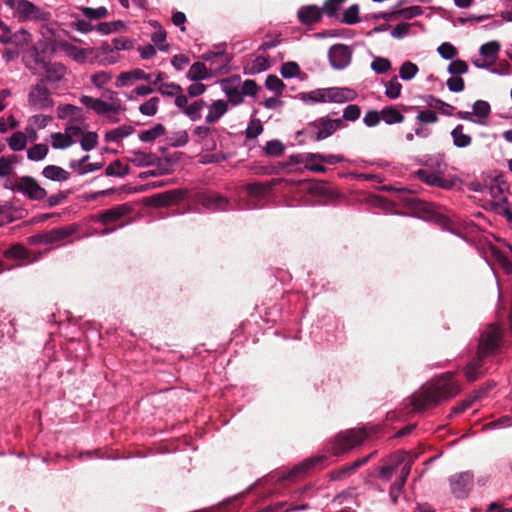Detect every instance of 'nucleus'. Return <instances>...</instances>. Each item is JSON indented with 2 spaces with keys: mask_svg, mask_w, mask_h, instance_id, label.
Segmentation results:
<instances>
[{
  "mask_svg": "<svg viewBox=\"0 0 512 512\" xmlns=\"http://www.w3.org/2000/svg\"><path fill=\"white\" fill-rule=\"evenodd\" d=\"M461 386L454 379V373L447 372L437 378L430 386H423L411 397V405L416 412L437 406L442 400L455 397Z\"/></svg>",
  "mask_w": 512,
  "mask_h": 512,
  "instance_id": "1",
  "label": "nucleus"
},
{
  "mask_svg": "<svg viewBox=\"0 0 512 512\" xmlns=\"http://www.w3.org/2000/svg\"><path fill=\"white\" fill-rule=\"evenodd\" d=\"M369 432L365 427L351 428L340 431L331 441L332 454L339 456L360 446L368 437Z\"/></svg>",
  "mask_w": 512,
  "mask_h": 512,
  "instance_id": "2",
  "label": "nucleus"
},
{
  "mask_svg": "<svg viewBox=\"0 0 512 512\" xmlns=\"http://www.w3.org/2000/svg\"><path fill=\"white\" fill-rule=\"evenodd\" d=\"M355 93L347 88H321L301 94V99L305 102L324 103V102H345L355 98Z\"/></svg>",
  "mask_w": 512,
  "mask_h": 512,
  "instance_id": "3",
  "label": "nucleus"
},
{
  "mask_svg": "<svg viewBox=\"0 0 512 512\" xmlns=\"http://www.w3.org/2000/svg\"><path fill=\"white\" fill-rule=\"evenodd\" d=\"M400 201L410 210L413 211V213L426 221H431L436 214V212L441 209V206L433 203V202H427L424 200H421L417 197H415L410 191L408 190H401L400 191Z\"/></svg>",
  "mask_w": 512,
  "mask_h": 512,
  "instance_id": "4",
  "label": "nucleus"
},
{
  "mask_svg": "<svg viewBox=\"0 0 512 512\" xmlns=\"http://www.w3.org/2000/svg\"><path fill=\"white\" fill-rule=\"evenodd\" d=\"M28 104L34 110H44L53 107L54 101L47 86L38 81L30 88Z\"/></svg>",
  "mask_w": 512,
  "mask_h": 512,
  "instance_id": "5",
  "label": "nucleus"
},
{
  "mask_svg": "<svg viewBox=\"0 0 512 512\" xmlns=\"http://www.w3.org/2000/svg\"><path fill=\"white\" fill-rule=\"evenodd\" d=\"M35 63L40 65L44 70V75L39 79L40 83L55 85L59 83L66 75V67L59 62H46L38 56Z\"/></svg>",
  "mask_w": 512,
  "mask_h": 512,
  "instance_id": "6",
  "label": "nucleus"
},
{
  "mask_svg": "<svg viewBox=\"0 0 512 512\" xmlns=\"http://www.w3.org/2000/svg\"><path fill=\"white\" fill-rule=\"evenodd\" d=\"M15 190L29 199L40 201L47 197V191L31 176L20 177L15 183Z\"/></svg>",
  "mask_w": 512,
  "mask_h": 512,
  "instance_id": "7",
  "label": "nucleus"
},
{
  "mask_svg": "<svg viewBox=\"0 0 512 512\" xmlns=\"http://www.w3.org/2000/svg\"><path fill=\"white\" fill-rule=\"evenodd\" d=\"M310 127L317 129L314 139L321 141L334 134V132L345 126L342 119H331L329 116L321 117L309 124Z\"/></svg>",
  "mask_w": 512,
  "mask_h": 512,
  "instance_id": "8",
  "label": "nucleus"
},
{
  "mask_svg": "<svg viewBox=\"0 0 512 512\" xmlns=\"http://www.w3.org/2000/svg\"><path fill=\"white\" fill-rule=\"evenodd\" d=\"M183 198L184 193L181 190L174 189L146 197L144 204L155 208L168 207L179 203Z\"/></svg>",
  "mask_w": 512,
  "mask_h": 512,
  "instance_id": "9",
  "label": "nucleus"
},
{
  "mask_svg": "<svg viewBox=\"0 0 512 512\" xmlns=\"http://www.w3.org/2000/svg\"><path fill=\"white\" fill-rule=\"evenodd\" d=\"M474 483V476L471 472L465 471L451 476V491L457 498H465L471 491Z\"/></svg>",
  "mask_w": 512,
  "mask_h": 512,
  "instance_id": "10",
  "label": "nucleus"
},
{
  "mask_svg": "<svg viewBox=\"0 0 512 512\" xmlns=\"http://www.w3.org/2000/svg\"><path fill=\"white\" fill-rule=\"evenodd\" d=\"M198 202L211 211H225L230 206V201L226 197L213 191L199 193Z\"/></svg>",
  "mask_w": 512,
  "mask_h": 512,
  "instance_id": "11",
  "label": "nucleus"
},
{
  "mask_svg": "<svg viewBox=\"0 0 512 512\" xmlns=\"http://www.w3.org/2000/svg\"><path fill=\"white\" fill-rule=\"evenodd\" d=\"M328 56L332 67L343 69L349 65L352 52L347 45L335 44L329 49Z\"/></svg>",
  "mask_w": 512,
  "mask_h": 512,
  "instance_id": "12",
  "label": "nucleus"
},
{
  "mask_svg": "<svg viewBox=\"0 0 512 512\" xmlns=\"http://www.w3.org/2000/svg\"><path fill=\"white\" fill-rule=\"evenodd\" d=\"M324 11L317 5H303L297 11L298 21L305 26H311L319 23L323 18Z\"/></svg>",
  "mask_w": 512,
  "mask_h": 512,
  "instance_id": "13",
  "label": "nucleus"
},
{
  "mask_svg": "<svg viewBox=\"0 0 512 512\" xmlns=\"http://www.w3.org/2000/svg\"><path fill=\"white\" fill-rule=\"evenodd\" d=\"M499 341V330L497 328L490 327L489 330L481 336L477 353L487 357L491 352L497 349Z\"/></svg>",
  "mask_w": 512,
  "mask_h": 512,
  "instance_id": "14",
  "label": "nucleus"
},
{
  "mask_svg": "<svg viewBox=\"0 0 512 512\" xmlns=\"http://www.w3.org/2000/svg\"><path fill=\"white\" fill-rule=\"evenodd\" d=\"M132 211L131 207L128 204H120L116 205L110 209L102 211L98 215V221L103 225H110L117 223L124 216L128 215Z\"/></svg>",
  "mask_w": 512,
  "mask_h": 512,
  "instance_id": "15",
  "label": "nucleus"
},
{
  "mask_svg": "<svg viewBox=\"0 0 512 512\" xmlns=\"http://www.w3.org/2000/svg\"><path fill=\"white\" fill-rule=\"evenodd\" d=\"M19 17L25 20H46L49 13L42 11L36 5L28 0H19L18 8L16 10Z\"/></svg>",
  "mask_w": 512,
  "mask_h": 512,
  "instance_id": "16",
  "label": "nucleus"
},
{
  "mask_svg": "<svg viewBox=\"0 0 512 512\" xmlns=\"http://www.w3.org/2000/svg\"><path fill=\"white\" fill-rule=\"evenodd\" d=\"M80 229V225L76 223L67 226L54 228L48 231L49 244L61 245L70 242L69 238Z\"/></svg>",
  "mask_w": 512,
  "mask_h": 512,
  "instance_id": "17",
  "label": "nucleus"
},
{
  "mask_svg": "<svg viewBox=\"0 0 512 512\" xmlns=\"http://www.w3.org/2000/svg\"><path fill=\"white\" fill-rule=\"evenodd\" d=\"M326 459L327 457L325 455H318L308 458L288 471L285 475L282 476V478L285 480H292L295 477L308 472L317 465L322 464Z\"/></svg>",
  "mask_w": 512,
  "mask_h": 512,
  "instance_id": "18",
  "label": "nucleus"
},
{
  "mask_svg": "<svg viewBox=\"0 0 512 512\" xmlns=\"http://www.w3.org/2000/svg\"><path fill=\"white\" fill-rule=\"evenodd\" d=\"M3 255L7 259H18L26 261L27 263H33L40 258V254H33L24 245L16 243L6 249Z\"/></svg>",
  "mask_w": 512,
  "mask_h": 512,
  "instance_id": "19",
  "label": "nucleus"
},
{
  "mask_svg": "<svg viewBox=\"0 0 512 512\" xmlns=\"http://www.w3.org/2000/svg\"><path fill=\"white\" fill-rule=\"evenodd\" d=\"M417 177L427 185L435 186L443 189H450L454 182L441 177L439 174L428 170L420 169L416 172Z\"/></svg>",
  "mask_w": 512,
  "mask_h": 512,
  "instance_id": "20",
  "label": "nucleus"
},
{
  "mask_svg": "<svg viewBox=\"0 0 512 512\" xmlns=\"http://www.w3.org/2000/svg\"><path fill=\"white\" fill-rule=\"evenodd\" d=\"M486 356L476 353V356L466 365L465 376L469 382H474L482 376V367Z\"/></svg>",
  "mask_w": 512,
  "mask_h": 512,
  "instance_id": "21",
  "label": "nucleus"
},
{
  "mask_svg": "<svg viewBox=\"0 0 512 512\" xmlns=\"http://www.w3.org/2000/svg\"><path fill=\"white\" fill-rule=\"evenodd\" d=\"M412 464L410 462L406 463L401 469V475L397 481H395L390 489L389 495L393 504H396L398 501V497L402 492V488L404 487L407 478L411 472Z\"/></svg>",
  "mask_w": 512,
  "mask_h": 512,
  "instance_id": "22",
  "label": "nucleus"
},
{
  "mask_svg": "<svg viewBox=\"0 0 512 512\" xmlns=\"http://www.w3.org/2000/svg\"><path fill=\"white\" fill-rule=\"evenodd\" d=\"M58 45L69 57L77 62L83 63L87 59L88 50L79 48L67 41H60Z\"/></svg>",
  "mask_w": 512,
  "mask_h": 512,
  "instance_id": "23",
  "label": "nucleus"
},
{
  "mask_svg": "<svg viewBox=\"0 0 512 512\" xmlns=\"http://www.w3.org/2000/svg\"><path fill=\"white\" fill-rule=\"evenodd\" d=\"M228 110V105L224 100H216L209 106V112L206 116V122L216 123Z\"/></svg>",
  "mask_w": 512,
  "mask_h": 512,
  "instance_id": "24",
  "label": "nucleus"
},
{
  "mask_svg": "<svg viewBox=\"0 0 512 512\" xmlns=\"http://www.w3.org/2000/svg\"><path fill=\"white\" fill-rule=\"evenodd\" d=\"M42 175L52 181H66L70 178V173L57 165H48L43 168Z\"/></svg>",
  "mask_w": 512,
  "mask_h": 512,
  "instance_id": "25",
  "label": "nucleus"
},
{
  "mask_svg": "<svg viewBox=\"0 0 512 512\" xmlns=\"http://www.w3.org/2000/svg\"><path fill=\"white\" fill-rule=\"evenodd\" d=\"M211 76L212 74L203 62L193 63L187 72V78L195 82L208 79Z\"/></svg>",
  "mask_w": 512,
  "mask_h": 512,
  "instance_id": "26",
  "label": "nucleus"
},
{
  "mask_svg": "<svg viewBox=\"0 0 512 512\" xmlns=\"http://www.w3.org/2000/svg\"><path fill=\"white\" fill-rule=\"evenodd\" d=\"M134 127L130 125H122L115 129L108 131L105 134L106 142H119L122 138L131 135L134 132Z\"/></svg>",
  "mask_w": 512,
  "mask_h": 512,
  "instance_id": "27",
  "label": "nucleus"
},
{
  "mask_svg": "<svg viewBox=\"0 0 512 512\" xmlns=\"http://www.w3.org/2000/svg\"><path fill=\"white\" fill-rule=\"evenodd\" d=\"M133 157L128 158L130 162L139 167L150 166L156 163L158 158L152 153H144L141 151H132Z\"/></svg>",
  "mask_w": 512,
  "mask_h": 512,
  "instance_id": "28",
  "label": "nucleus"
},
{
  "mask_svg": "<svg viewBox=\"0 0 512 512\" xmlns=\"http://www.w3.org/2000/svg\"><path fill=\"white\" fill-rule=\"evenodd\" d=\"M381 118L389 125L402 123L405 119L404 115L394 106H387L383 108L381 110Z\"/></svg>",
  "mask_w": 512,
  "mask_h": 512,
  "instance_id": "29",
  "label": "nucleus"
},
{
  "mask_svg": "<svg viewBox=\"0 0 512 512\" xmlns=\"http://www.w3.org/2000/svg\"><path fill=\"white\" fill-rule=\"evenodd\" d=\"M500 48H501V45L498 41H490V42L483 44L480 47L479 51H480V55L482 57L487 58V60L494 63L498 57Z\"/></svg>",
  "mask_w": 512,
  "mask_h": 512,
  "instance_id": "30",
  "label": "nucleus"
},
{
  "mask_svg": "<svg viewBox=\"0 0 512 512\" xmlns=\"http://www.w3.org/2000/svg\"><path fill=\"white\" fill-rule=\"evenodd\" d=\"M451 136L453 138V144L456 147L464 148L471 144L472 138L471 136L463 133V125H457L451 132Z\"/></svg>",
  "mask_w": 512,
  "mask_h": 512,
  "instance_id": "31",
  "label": "nucleus"
},
{
  "mask_svg": "<svg viewBox=\"0 0 512 512\" xmlns=\"http://www.w3.org/2000/svg\"><path fill=\"white\" fill-rule=\"evenodd\" d=\"M166 132V128L162 124H156L151 129L142 131L139 134V139L143 142H152L160 136H163Z\"/></svg>",
  "mask_w": 512,
  "mask_h": 512,
  "instance_id": "32",
  "label": "nucleus"
},
{
  "mask_svg": "<svg viewBox=\"0 0 512 512\" xmlns=\"http://www.w3.org/2000/svg\"><path fill=\"white\" fill-rule=\"evenodd\" d=\"M121 110H123L122 107H120L119 103H108L106 101H103L101 99H98L96 102V106L94 107V111L98 115H106L109 112H112L114 114L119 113Z\"/></svg>",
  "mask_w": 512,
  "mask_h": 512,
  "instance_id": "33",
  "label": "nucleus"
},
{
  "mask_svg": "<svg viewBox=\"0 0 512 512\" xmlns=\"http://www.w3.org/2000/svg\"><path fill=\"white\" fill-rule=\"evenodd\" d=\"M130 172V167L128 165H123L120 160H115L112 163H110L106 170L105 174L107 176H117V177H124Z\"/></svg>",
  "mask_w": 512,
  "mask_h": 512,
  "instance_id": "34",
  "label": "nucleus"
},
{
  "mask_svg": "<svg viewBox=\"0 0 512 512\" xmlns=\"http://www.w3.org/2000/svg\"><path fill=\"white\" fill-rule=\"evenodd\" d=\"M360 7L358 4H353L348 7L344 12L341 22L347 25H354L360 22Z\"/></svg>",
  "mask_w": 512,
  "mask_h": 512,
  "instance_id": "35",
  "label": "nucleus"
},
{
  "mask_svg": "<svg viewBox=\"0 0 512 512\" xmlns=\"http://www.w3.org/2000/svg\"><path fill=\"white\" fill-rule=\"evenodd\" d=\"M401 89V83L398 81L397 76H394L385 84V95L389 99H397L401 95Z\"/></svg>",
  "mask_w": 512,
  "mask_h": 512,
  "instance_id": "36",
  "label": "nucleus"
},
{
  "mask_svg": "<svg viewBox=\"0 0 512 512\" xmlns=\"http://www.w3.org/2000/svg\"><path fill=\"white\" fill-rule=\"evenodd\" d=\"M49 148L46 144H35L27 151V157L32 161L43 160L48 154Z\"/></svg>",
  "mask_w": 512,
  "mask_h": 512,
  "instance_id": "37",
  "label": "nucleus"
},
{
  "mask_svg": "<svg viewBox=\"0 0 512 512\" xmlns=\"http://www.w3.org/2000/svg\"><path fill=\"white\" fill-rule=\"evenodd\" d=\"M52 146L55 149H65L73 144L71 135L65 133H54L52 134Z\"/></svg>",
  "mask_w": 512,
  "mask_h": 512,
  "instance_id": "38",
  "label": "nucleus"
},
{
  "mask_svg": "<svg viewBox=\"0 0 512 512\" xmlns=\"http://www.w3.org/2000/svg\"><path fill=\"white\" fill-rule=\"evenodd\" d=\"M80 112H81V108L71 105V104H66V105L58 107L57 116L60 119H64L66 117H72L74 120H78L81 117Z\"/></svg>",
  "mask_w": 512,
  "mask_h": 512,
  "instance_id": "39",
  "label": "nucleus"
},
{
  "mask_svg": "<svg viewBox=\"0 0 512 512\" xmlns=\"http://www.w3.org/2000/svg\"><path fill=\"white\" fill-rule=\"evenodd\" d=\"M8 144L13 151H21L26 147L27 144L26 135L20 131L15 132L8 139Z\"/></svg>",
  "mask_w": 512,
  "mask_h": 512,
  "instance_id": "40",
  "label": "nucleus"
},
{
  "mask_svg": "<svg viewBox=\"0 0 512 512\" xmlns=\"http://www.w3.org/2000/svg\"><path fill=\"white\" fill-rule=\"evenodd\" d=\"M82 14L90 19V20H97L101 18H105L108 16V10L106 7H98V8H91V7H81L80 8Z\"/></svg>",
  "mask_w": 512,
  "mask_h": 512,
  "instance_id": "41",
  "label": "nucleus"
},
{
  "mask_svg": "<svg viewBox=\"0 0 512 512\" xmlns=\"http://www.w3.org/2000/svg\"><path fill=\"white\" fill-rule=\"evenodd\" d=\"M309 159L318 160L329 165H334L344 161V157L341 155L333 154H320V153H308Z\"/></svg>",
  "mask_w": 512,
  "mask_h": 512,
  "instance_id": "42",
  "label": "nucleus"
},
{
  "mask_svg": "<svg viewBox=\"0 0 512 512\" xmlns=\"http://www.w3.org/2000/svg\"><path fill=\"white\" fill-rule=\"evenodd\" d=\"M418 71L419 69L416 64L410 61H405L399 69V75L403 80L408 81L413 79Z\"/></svg>",
  "mask_w": 512,
  "mask_h": 512,
  "instance_id": "43",
  "label": "nucleus"
},
{
  "mask_svg": "<svg viewBox=\"0 0 512 512\" xmlns=\"http://www.w3.org/2000/svg\"><path fill=\"white\" fill-rule=\"evenodd\" d=\"M266 155L278 157L285 151V145L280 140L268 141L264 147Z\"/></svg>",
  "mask_w": 512,
  "mask_h": 512,
  "instance_id": "44",
  "label": "nucleus"
},
{
  "mask_svg": "<svg viewBox=\"0 0 512 512\" xmlns=\"http://www.w3.org/2000/svg\"><path fill=\"white\" fill-rule=\"evenodd\" d=\"M206 105L203 100L193 102L184 109V113L192 120L196 121L201 118V110Z\"/></svg>",
  "mask_w": 512,
  "mask_h": 512,
  "instance_id": "45",
  "label": "nucleus"
},
{
  "mask_svg": "<svg viewBox=\"0 0 512 512\" xmlns=\"http://www.w3.org/2000/svg\"><path fill=\"white\" fill-rule=\"evenodd\" d=\"M159 103L160 99L158 97H152L139 106V111L143 115L154 116L158 111Z\"/></svg>",
  "mask_w": 512,
  "mask_h": 512,
  "instance_id": "46",
  "label": "nucleus"
},
{
  "mask_svg": "<svg viewBox=\"0 0 512 512\" xmlns=\"http://www.w3.org/2000/svg\"><path fill=\"white\" fill-rule=\"evenodd\" d=\"M246 189L250 196L262 197L271 190V185L265 183H251L247 185Z\"/></svg>",
  "mask_w": 512,
  "mask_h": 512,
  "instance_id": "47",
  "label": "nucleus"
},
{
  "mask_svg": "<svg viewBox=\"0 0 512 512\" xmlns=\"http://www.w3.org/2000/svg\"><path fill=\"white\" fill-rule=\"evenodd\" d=\"M81 148L84 151H90L94 149L98 144V135L96 132L83 133L81 141Z\"/></svg>",
  "mask_w": 512,
  "mask_h": 512,
  "instance_id": "48",
  "label": "nucleus"
},
{
  "mask_svg": "<svg viewBox=\"0 0 512 512\" xmlns=\"http://www.w3.org/2000/svg\"><path fill=\"white\" fill-rule=\"evenodd\" d=\"M270 68V63L267 57L265 56H257L251 66L249 67V71L251 74L260 73L262 71H266Z\"/></svg>",
  "mask_w": 512,
  "mask_h": 512,
  "instance_id": "49",
  "label": "nucleus"
},
{
  "mask_svg": "<svg viewBox=\"0 0 512 512\" xmlns=\"http://www.w3.org/2000/svg\"><path fill=\"white\" fill-rule=\"evenodd\" d=\"M263 132L262 122L257 119H251L246 129V138L255 139Z\"/></svg>",
  "mask_w": 512,
  "mask_h": 512,
  "instance_id": "50",
  "label": "nucleus"
},
{
  "mask_svg": "<svg viewBox=\"0 0 512 512\" xmlns=\"http://www.w3.org/2000/svg\"><path fill=\"white\" fill-rule=\"evenodd\" d=\"M156 163H157L158 169L147 172L148 175L158 176V175H164V174L171 173V170L168 168V166H170L172 164L170 158H168V157L157 158Z\"/></svg>",
  "mask_w": 512,
  "mask_h": 512,
  "instance_id": "51",
  "label": "nucleus"
},
{
  "mask_svg": "<svg viewBox=\"0 0 512 512\" xmlns=\"http://www.w3.org/2000/svg\"><path fill=\"white\" fill-rule=\"evenodd\" d=\"M371 68L377 74H384L391 69V62L387 58L376 57L371 63Z\"/></svg>",
  "mask_w": 512,
  "mask_h": 512,
  "instance_id": "52",
  "label": "nucleus"
},
{
  "mask_svg": "<svg viewBox=\"0 0 512 512\" xmlns=\"http://www.w3.org/2000/svg\"><path fill=\"white\" fill-rule=\"evenodd\" d=\"M281 75L284 78H292L298 76L301 72L299 65L294 61L285 62L281 66Z\"/></svg>",
  "mask_w": 512,
  "mask_h": 512,
  "instance_id": "53",
  "label": "nucleus"
},
{
  "mask_svg": "<svg viewBox=\"0 0 512 512\" xmlns=\"http://www.w3.org/2000/svg\"><path fill=\"white\" fill-rule=\"evenodd\" d=\"M344 2H346V0H326L322 6V9L328 17H334L337 15L341 5Z\"/></svg>",
  "mask_w": 512,
  "mask_h": 512,
  "instance_id": "54",
  "label": "nucleus"
},
{
  "mask_svg": "<svg viewBox=\"0 0 512 512\" xmlns=\"http://www.w3.org/2000/svg\"><path fill=\"white\" fill-rule=\"evenodd\" d=\"M215 58H221L224 65H227L232 60V56L227 54L224 49L208 51L202 55V59L205 61H212Z\"/></svg>",
  "mask_w": 512,
  "mask_h": 512,
  "instance_id": "55",
  "label": "nucleus"
},
{
  "mask_svg": "<svg viewBox=\"0 0 512 512\" xmlns=\"http://www.w3.org/2000/svg\"><path fill=\"white\" fill-rule=\"evenodd\" d=\"M157 91L160 92L164 96H174L176 94L182 93L183 88L174 82L171 83H162L157 88Z\"/></svg>",
  "mask_w": 512,
  "mask_h": 512,
  "instance_id": "56",
  "label": "nucleus"
},
{
  "mask_svg": "<svg viewBox=\"0 0 512 512\" xmlns=\"http://www.w3.org/2000/svg\"><path fill=\"white\" fill-rule=\"evenodd\" d=\"M448 72L454 76L465 74L468 72V64L461 59L454 60L449 64Z\"/></svg>",
  "mask_w": 512,
  "mask_h": 512,
  "instance_id": "57",
  "label": "nucleus"
},
{
  "mask_svg": "<svg viewBox=\"0 0 512 512\" xmlns=\"http://www.w3.org/2000/svg\"><path fill=\"white\" fill-rule=\"evenodd\" d=\"M265 85L267 89L276 92L277 94H281L283 89L285 88V84L283 81L278 78L276 75H268L265 81Z\"/></svg>",
  "mask_w": 512,
  "mask_h": 512,
  "instance_id": "58",
  "label": "nucleus"
},
{
  "mask_svg": "<svg viewBox=\"0 0 512 512\" xmlns=\"http://www.w3.org/2000/svg\"><path fill=\"white\" fill-rule=\"evenodd\" d=\"M431 101L428 102V106L438 109L441 113L445 115H451V111L455 109L452 105L442 101L441 99H437L433 96H430Z\"/></svg>",
  "mask_w": 512,
  "mask_h": 512,
  "instance_id": "59",
  "label": "nucleus"
},
{
  "mask_svg": "<svg viewBox=\"0 0 512 512\" xmlns=\"http://www.w3.org/2000/svg\"><path fill=\"white\" fill-rule=\"evenodd\" d=\"M151 40L160 50L167 51L169 48L168 44H163L166 40V32L164 29L159 27L152 35Z\"/></svg>",
  "mask_w": 512,
  "mask_h": 512,
  "instance_id": "60",
  "label": "nucleus"
},
{
  "mask_svg": "<svg viewBox=\"0 0 512 512\" xmlns=\"http://www.w3.org/2000/svg\"><path fill=\"white\" fill-rule=\"evenodd\" d=\"M437 50L440 56L447 60H451L457 55V49L449 42L442 43Z\"/></svg>",
  "mask_w": 512,
  "mask_h": 512,
  "instance_id": "61",
  "label": "nucleus"
},
{
  "mask_svg": "<svg viewBox=\"0 0 512 512\" xmlns=\"http://www.w3.org/2000/svg\"><path fill=\"white\" fill-rule=\"evenodd\" d=\"M188 141V133L184 130L173 133L172 136L169 138L170 145L174 147L184 146L188 143Z\"/></svg>",
  "mask_w": 512,
  "mask_h": 512,
  "instance_id": "62",
  "label": "nucleus"
},
{
  "mask_svg": "<svg viewBox=\"0 0 512 512\" xmlns=\"http://www.w3.org/2000/svg\"><path fill=\"white\" fill-rule=\"evenodd\" d=\"M473 112L478 117L487 118L490 114V105L484 100H477L473 105Z\"/></svg>",
  "mask_w": 512,
  "mask_h": 512,
  "instance_id": "63",
  "label": "nucleus"
},
{
  "mask_svg": "<svg viewBox=\"0 0 512 512\" xmlns=\"http://www.w3.org/2000/svg\"><path fill=\"white\" fill-rule=\"evenodd\" d=\"M361 115V109L356 104L348 105L343 111V119L347 121H356Z\"/></svg>",
  "mask_w": 512,
  "mask_h": 512,
  "instance_id": "64",
  "label": "nucleus"
}]
</instances>
